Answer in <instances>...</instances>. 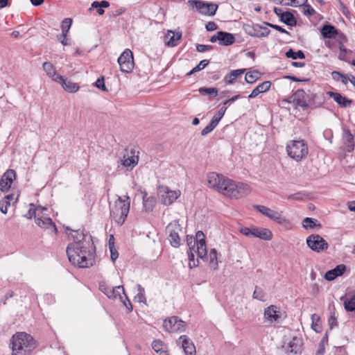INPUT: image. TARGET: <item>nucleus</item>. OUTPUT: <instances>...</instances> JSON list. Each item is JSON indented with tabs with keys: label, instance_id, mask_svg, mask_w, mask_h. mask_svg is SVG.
Wrapping results in <instances>:
<instances>
[{
	"label": "nucleus",
	"instance_id": "obj_1",
	"mask_svg": "<svg viewBox=\"0 0 355 355\" xmlns=\"http://www.w3.org/2000/svg\"><path fill=\"white\" fill-rule=\"evenodd\" d=\"M74 242L68 245L67 254L69 261L79 268H88L94 263L92 243L85 240V235L82 230L73 231Z\"/></svg>",
	"mask_w": 355,
	"mask_h": 355
},
{
	"label": "nucleus",
	"instance_id": "obj_2",
	"mask_svg": "<svg viewBox=\"0 0 355 355\" xmlns=\"http://www.w3.org/2000/svg\"><path fill=\"white\" fill-rule=\"evenodd\" d=\"M10 345L13 355H29L36 347L33 336L25 332H17L14 334Z\"/></svg>",
	"mask_w": 355,
	"mask_h": 355
},
{
	"label": "nucleus",
	"instance_id": "obj_3",
	"mask_svg": "<svg viewBox=\"0 0 355 355\" xmlns=\"http://www.w3.org/2000/svg\"><path fill=\"white\" fill-rule=\"evenodd\" d=\"M130 207V198L128 196H124V199L118 196L114 205L110 207V216L118 225L121 226L125 223Z\"/></svg>",
	"mask_w": 355,
	"mask_h": 355
},
{
	"label": "nucleus",
	"instance_id": "obj_4",
	"mask_svg": "<svg viewBox=\"0 0 355 355\" xmlns=\"http://www.w3.org/2000/svg\"><path fill=\"white\" fill-rule=\"evenodd\" d=\"M209 187L218 193L227 196L232 180L222 174L210 172L207 175Z\"/></svg>",
	"mask_w": 355,
	"mask_h": 355
},
{
	"label": "nucleus",
	"instance_id": "obj_5",
	"mask_svg": "<svg viewBox=\"0 0 355 355\" xmlns=\"http://www.w3.org/2000/svg\"><path fill=\"white\" fill-rule=\"evenodd\" d=\"M209 187L218 193L227 196L232 180L222 174L210 172L207 175Z\"/></svg>",
	"mask_w": 355,
	"mask_h": 355
},
{
	"label": "nucleus",
	"instance_id": "obj_6",
	"mask_svg": "<svg viewBox=\"0 0 355 355\" xmlns=\"http://www.w3.org/2000/svg\"><path fill=\"white\" fill-rule=\"evenodd\" d=\"M286 151L290 157L299 162L307 156L309 148L304 140H296L287 144Z\"/></svg>",
	"mask_w": 355,
	"mask_h": 355
},
{
	"label": "nucleus",
	"instance_id": "obj_7",
	"mask_svg": "<svg viewBox=\"0 0 355 355\" xmlns=\"http://www.w3.org/2000/svg\"><path fill=\"white\" fill-rule=\"evenodd\" d=\"M47 209L38 206L34 209V218L35 223L43 229H49L50 234H56L57 228L55 223L52 221L49 217H44L42 214L44 211H46Z\"/></svg>",
	"mask_w": 355,
	"mask_h": 355
},
{
	"label": "nucleus",
	"instance_id": "obj_8",
	"mask_svg": "<svg viewBox=\"0 0 355 355\" xmlns=\"http://www.w3.org/2000/svg\"><path fill=\"white\" fill-rule=\"evenodd\" d=\"M157 195L162 204L170 205L180 196L181 191L178 189L171 190L168 187L162 185L157 189Z\"/></svg>",
	"mask_w": 355,
	"mask_h": 355
},
{
	"label": "nucleus",
	"instance_id": "obj_9",
	"mask_svg": "<svg viewBox=\"0 0 355 355\" xmlns=\"http://www.w3.org/2000/svg\"><path fill=\"white\" fill-rule=\"evenodd\" d=\"M250 192L251 188L248 184L243 182H236L232 180L227 196L239 199L249 195Z\"/></svg>",
	"mask_w": 355,
	"mask_h": 355
},
{
	"label": "nucleus",
	"instance_id": "obj_10",
	"mask_svg": "<svg viewBox=\"0 0 355 355\" xmlns=\"http://www.w3.org/2000/svg\"><path fill=\"white\" fill-rule=\"evenodd\" d=\"M254 208L263 216L281 225H290V221L281 213L263 205H254Z\"/></svg>",
	"mask_w": 355,
	"mask_h": 355
},
{
	"label": "nucleus",
	"instance_id": "obj_11",
	"mask_svg": "<svg viewBox=\"0 0 355 355\" xmlns=\"http://www.w3.org/2000/svg\"><path fill=\"white\" fill-rule=\"evenodd\" d=\"M188 3L192 8L196 10L202 15H214L218 9V5L212 3L204 2L200 0H189Z\"/></svg>",
	"mask_w": 355,
	"mask_h": 355
},
{
	"label": "nucleus",
	"instance_id": "obj_12",
	"mask_svg": "<svg viewBox=\"0 0 355 355\" xmlns=\"http://www.w3.org/2000/svg\"><path fill=\"white\" fill-rule=\"evenodd\" d=\"M118 63L121 71L125 73H130L134 69V60L132 51L125 49L118 58Z\"/></svg>",
	"mask_w": 355,
	"mask_h": 355
},
{
	"label": "nucleus",
	"instance_id": "obj_13",
	"mask_svg": "<svg viewBox=\"0 0 355 355\" xmlns=\"http://www.w3.org/2000/svg\"><path fill=\"white\" fill-rule=\"evenodd\" d=\"M166 233L168 234V239L171 245L174 248H178L180 245V238L178 232L180 231V227L178 222L173 220L171 222L166 228Z\"/></svg>",
	"mask_w": 355,
	"mask_h": 355
},
{
	"label": "nucleus",
	"instance_id": "obj_14",
	"mask_svg": "<svg viewBox=\"0 0 355 355\" xmlns=\"http://www.w3.org/2000/svg\"><path fill=\"white\" fill-rule=\"evenodd\" d=\"M307 245L313 250L320 252L329 247L327 241L319 234H311L306 238Z\"/></svg>",
	"mask_w": 355,
	"mask_h": 355
},
{
	"label": "nucleus",
	"instance_id": "obj_15",
	"mask_svg": "<svg viewBox=\"0 0 355 355\" xmlns=\"http://www.w3.org/2000/svg\"><path fill=\"white\" fill-rule=\"evenodd\" d=\"M163 327L168 332H182L185 330V324L177 316H173L164 320Z\"/></svg>",
	"mask_w": 355,
	"mask_h": 355
},
{
	"label": "nucleus",
	"instance_id": "obj_16",
	"mask_svg": "<svg viewBox=\"0 0 355 355\" xmlns=\"http://www.w3.org/2000/svg\"><path fill=\"white\" fill-rule=\"evenodd\" d=\"M15 178V171L12 169L7 170L0 180V190L3 193L8 192Z\"/></svg>",
	"mask_w": 355,
	"mask_h": 355
},
{
	"label": "nucleus",
	"instance_id": "obj_17",
	"mask_svg": "<svg viewBox=\"0 0 355 355\" xmlns=\"http://www.w3.org/2000/svg\"><path fill=\"white\" fill-rule=\"evenodd\" d=\"M294 105L305 110L309 106V98L303 89H297L291 98Z\"/></svg>",
	"mask_w": 355,
	"mask_h": 355
},
{
	"label": "nucleus",
	"instance_id": "obj_18",
	"mask_svg": "<svg viewBox=\"0 0 355 355\" xmlns=\"http://www.w3.org/2000/svg\"><path fill=\"white\" fill-rule=\"evenodd\" d=\"M197 241V254L198 256L204 259L207 257V246L205 243V235L202 231L196 232Z\"/></svg>",
	"mask_w": 355,
	"mask_h": 355
},
{
	"label": "nucleus",
	"instance_id": "obj_19",
	"mask_svg": "<svg viewBox=\"0 0 355 355\" xmlns=\"http://www.w3.org/2000/svg\"><path fill=\"white\" fill-rule=\"evenodd\" d=\"M138 162L139 157L132 152L130 153V155L127 153L120 160L121 164L128 171L132 170L137 165Z\"/></svg>",
	"mask_w": 355,
	"mask_h": 355
},
{
	"label": "nucleus",
	"instance_id": "obj_20",
	"mask_svg": "<svg viewBox=\"0 0 355 355\" xmlns=\"http://www.w3.org/2000/svg\"><path fill=\"white\" fill-rule=\"evenodd\" d=\"M182 341V347L186 355H196V351L193 343L186 335H182L179 338Z\"/></svg>",
	"mask_w": 355,
	"mask_h": 355
},
{
	"label": "nucleus",
	"instance_id": "obj_21",
	"mask_svg": "<svg viewBox=\"0 0 355 355\" xmlns=\"http://www.w3.org/2000/svg\"><path fill=\"white\" fill-rule=\"evenodd\" d=\"M58 80L57 83H59L66 92L69 93H76L78 91L80 87L77 83L65 78L64 76L58 77Z\"/></svg>",
	"mask_w": 355,
	"mask_h": 355
},
{
	"label": "nucleus",
	"instance_id": "obj_22",
	"mask_svg": "<svg viewBox=\"0 0 355 355\" xmlns=\"http://www.w3.org/2000/svg\"><path fill=\"white\" fill-rule=\"evenodd\" d=\"M327 94L340 107H348L352 104V101L342 96L340 93L334 92H327Z\"/></svg>",
	"mask_w": 355,
	"mask_h": 355
},
{
	"label": "nucleus",
	"instance_id": "obj_23",
	"mask_svg": "<svg viewBox=\"0 0 355 355\" xmlns=\"http://www.w3.org/2000/svg\"><path fill=\"white\" fill-rule=\"evenodd\" d=\"M272 237V233L270 230L264 227H257L252 225V238H259L260 239L270 241Z\"/></svg>",
	"mask_w": 355,
	"mask_h": 355
},
{
	"label": "nucleus",
	"instance_id": "obj_24",
	"mask_svg": "<svg viewBox=\"0 0 355 355\" xmlns=\"http://www.w3.org/2000/svg\"><path fill=\"white\" fill-rule=\"evenodd\" d=\"M103 292L107 296L108 298L112 300L119 298L121 301H123V295H121V292L123 295L125 294L124 288L121 286H115L112 288H105V291Z\"/></svg>",
	"mask_w": 355,
	"mask_h": 355
},
{
	"label": "nucleus",
	"instance_id": "obj_25",
	"mask_svg": "<svg viewBox=\"0 0 355 355\" xmlns=\"http://www.w3.org/2000/svg\"><path fill=\"white\" fill-rule=\"evenodd\" d=\"M277 313V306L270 305V306L266 308L264 310V318L267 322L270 323L277 322L279 318V316Z\"/></svg>",
	"mask_w": 355,
	"mask_h": 355
},
{
	"label": "nucleus",
	"instance_id": "obj_26",
	"mask_svg": "<svg viewBox=\"0 0 355 355\" xmlns=\"http://www.w3.org/2000/svg\"><path fill=\"white\" fill-rule=\"evenodd\" d=\"M346 267L344 264H340L337 266L335 268L328 270L324 277L327 281H332L335 279L337 277L340 276L345 271Z\"/></svg>",
	"mask_w": 355,
	"mask_h": 355
},
{
	"label": "nucleus",
	"instance_id": "obj_27",
	"mask_svg": "<svg viewBox=\"0 0 355 355\" xmlns=\"http://www.w3.org/2000/svg\"><path fill=\"white\" fill-rule=\"evenodd\" d=\"M235 37L232 33L218 31V43L222 46H229L234 43Z\"/></svg>",
	"mask_w": 355,
	"mask_h": 355
},
{
	"label": "nucleus",
	"instance_id": "obj_28",
	"mask_svg": "<svg viewBox=\"0 0 355 355\" xmlns=\"http://www.w3.org/2000/svg\"><path fill=\"white\" fill-rule=\"evenodd\" d=\"M42 67L46 76L49 78H50L53 81L57 83V81L58 80V77L62 76L57 73L55 67L51 62H44L42 65Z\"/></svg>",
	"mask_w": 355,
	"mask_h": 355
},
{
	"label": "nucleus",
	"instance_id": "obj_29",
	"mask_svg": "<svg viewBox=\"0 0 355 355\" xmlns=\"http://www.w3.org/2000/svg\"><path fill=\"white\" fill-rule=\"evenodd\" d=\"M245 71V69H239L236 70H232L230 73H228L223 79V81L226 84H233L236 79L244 73Z\"/></svg>",
	"mask_w": 355,
	"mask_h": 355
},
{
	"label": "nucleus",
	"instance_id": "obj_30",
	"mask_svg": "<svg viewBox=\"0 0 355 355\" xmlns=\"http://www.w3.org/2000/svg\"><path fill=\"white\" fill-rule=\"evenodd\" d=\"M181 33H175L173 31H168L165 36V43L168 46H175L181 38Z\"/></svg>",
	"mask_w": 355,
	"mask_h": 355
},
{
	"label": "nucleus",
	"instance_id": "obj_31",
	"mask_svg": "<svg viewBox=\"0 0 355 355\" xmlns=\"http://www.w3.org/2000/svg\"><path fill=\"white\" fill-rule=\"evenodd\" d=\"M143 194V208L146 212L151 211L155 205V198L153 196L148 197L146 192H144Z\"/></svg>",
	"mask_w": 355,
	"mask_h": 355
},
{
	"label": "nucleus",
	"instance_id": "obj_32",
	"mask_svg": "<svg viewBox=\"0 0 355 355\" xmlns=\"http://www.w3.org/2000/svg\"><path fill=\"white\" fill-rule=\"evenodd\" d=\"M302 341L300 338L294 337L288 345V351L297 354L301 350Z\"/></svg>",
	"mask_w": 355,
	"mask_h": 355
},
{
	"label": "nucleus",
	"instance_id": "obj_33",
	"mask_svg": "<svg viewBox=\"0 0 355 355\" xmlns=\"http://www.w3.org/2000/svg\"><path fill=\"white\" fill-rule=\"evenodd\" d=\"M343 139L345 140V144L347 145V151H352L354 148V136L349 130H344Z\"/></svg>",
	"mask_w": 355,
	"mask_h": 355
},
{
	"label": "nucleus",
	"instance_id": "obj_34",
	"mask_svg": "<svg viewBox=\"0 0 355 355\" xmlns=\"http://www.w3.org/2000/svg\"><path fill=\"white\" fill-rule=\"evenodd\" d=\"M322 34L325 38L335 37L337 35V30L331 25H324L322 28Z\"/></svg>",
	"mask_w": 355,
	"mask_h": 355
},
{
	"label": "nucleus",
	"instance_id": "obj_35",
	"mask_svg": "<svg viewBox=\"0 0 355 355\" xmlns=\"http://www.w3.org/2000/svg\"><path fill=\"white\" fill-rule=\"evenodd\" d=\"M257 27H260V26L258 24H244L243 30L248 35L252 37H259V29L257 28Z\"/></svg>",
	"mask_w": 355,
	"mask_h": 355
},
{
	"label": "nucleus",
	"instance_id": "obj_36",
	"mask_svg": "<svg viewBox=\"0 0 355 355\" xmlns=\"http://www.w3.org/2000/svg\"><path fill=\"white\" fill-rule=\"evenodd\" d=\"M152 347L155 352L159 355H168V352L165 349L164 343L160 340H155L152 343Z\"/></svg>",
	"mask_w": 355,
	"mask_h": 355
},
{
	"label": "nucleus",
	"instance_id": "obj_37",
	"mask_svg": "<svg viewBox=\"0 0 355 355\" xmlns=\"http://www.w3.org/2000/svg\"><path fill=\"white\" fill-rule=\"evenodd\" d=\"M281 21L284 22L286 25L288 26H295L296 24V19L294 17V15L290 12H284V13H282V15L281 16L280 19Z\"/></svg>",
	"mask_w": 355,
	"mask_h": 355
},
{
	"label": "nucleus",
	"instance_id": "obj_38",
	"mask_svg": "<svg viewBox=\"0 0 355 355\" xmlns=\"http://www.w3.org/2000/svg\"><path fill=\"white\" fill-rule=\"evenodd\" d=\"M209 265L214 269L218 268V261H217V251L216 249H211L209 254Z\"/></svg>",
	"mask_w": 355,
	"mask_h": 355
},
{
	"label": "nucleus",
	"instance_id": "obj_39",
	"mask_svg": "<svg viewBox=\"0 0 355 355\" xmlns=\"http://www.w3.org/2000/svg\"><path fill=\"white\" fill-rule=\"evenodd\" d=\"M344 307L347 311H355V295L344 300Z\"/></svg>",
	"mask_w": 355,
	"mask_h": 355
},
{
	"label": "nucleus",
	"instance_id": "obj_40",
	"mask_svg": "<svg viewBox=\"0 0 355 355\" xmlns=\"http://www.w3.org/2000/svg\"><path fill=\"white\" fill-rule=\"evenodd\" d=\"M286 56L287 58H291L293 60H296L297 58L304 59L305 58L304 53L302 52V51L299 50L297 52H295L292 49H290L286 53Z\"/></svg>",
	"mask_w": 355,
	"mask_h": 355
},
{
	"label": "nucleus",
	"instance_id": "obj_41",
	"mask_svg": "<svg viewBox=\"0 0 355 355\" xmlns=\"http://www.w3.org/2000/svg\"><path fill=\"white\" fill-rule=\"evenodd\" d=\"M72 24V19L70 18H65L62 21V37H67V33L70 29V27Z\"/></svg>",
	"mask_w": 355,
	"mask_h": 355
},
{
	"label": "nucleus",
	"instance_id": "obj_42",
	"mask_svg": "<svg viewBox=\"0 0 355 355\" xmlns=\"http://www.w3.org/2000/svg\"><path fill=\"white\" fill-rule=\"evenodd\" d=\"M137 294L135 297V300H137L139 302H142V303L146 304V299L145 297L144 288L140 284H137Z\"/></svg>",
	"mask_w": 355,
	"mask_h": 355
},
{
	"label": "nucleus",
	"instance_id": "obj_43",
	"mask_svg": "<svg viewBox=\"0 0 355 355\" xmlns=\"http://www.w3.org/2000/svg\"><path fill=\"white\" fill-rule=\"evenodd\" d=\"M259 78V73L258 71L248 72L245 74V80L248 83L252 84Z\"/></svg>",
	"mask_w": 355,
	"mask_h": 355
},
{
	"label": "nucleus",
	"instance_id": "obj_44",
	"mask_svg": "<svg viewBox=\"0 0 355 355\" xmlns=\"http://www.w3.org/2000/svg\"><path fill=\"white\" fill-rule=\"evenodd\" d=\"M209 63V61L208 60H201L197 66L193 67L191 69V71H190L187 74V76H191V74H193V73H194L196 72H198V71L203 69L204 68H205L208 65Z\"/></svg>",
	"mask_w": 355,
	"mask_h": 355
},
{
	"label": "nucleus",
	"instance_id": "obj_45",
	"mask_svg": "<svg viewBox=\"0 0 355 355\" xmlns=\"http://www.w3.org/2000/svg\"><path fill=\"white\" fill-rule=\"evenodd\" d=\"M316 222H317V220L315 219L307 217L303 220L302 225H303V227L305 229L313 228L315 226H317ZM318 226L320 227L321 225L320 224H318Z\"/></svg>",
	"mask_w": 355,
	"mask_h": 355
},
{
	"label": "nucleus",
	"instance_id": "obj_46",
	"mask_svg": "<svg viewBox=\"0 0 355 355\" xmlns=\"http://www.w3.org/2000/svg\"><path fill=\"white\" fill-rule=\"evenodd\" d=\"M199 92L202 94L209 95L211 97H216L218 95V90L214 87H200Z\"/></svg>",
	"mask_w": 355,
	"mask_h": 355
},
{
	"label": "nucleus",
	"instance_id": "obj_47",
	"mask_svg": "<svg viewBox=\"0 0 355 355\" xmlns=\"http://www.w3.org/2000/svg\"><path fill=\"white\" fill-rule=\"evenodd\" d=\"M332 78L336 81H341L344 84H347L349 78L347 79L345 76L339 71H334L331 72Z\"/></svg>",
	"mask_w": 355,
	"mask_h": 355
},
{
	"label": "nucleus",
	"instance_id": "obj_48",
	"mask_svg": "<svg viewBox=\"0 0 355 355\" xmlns=\"http://www.w3.org/2000/svg\"><path fill=\"white\" fill-rule=\"evenodd\" d=\"M217 125V122H214V121L211 119L210 123L202 129V130L201 131V135L202 136L207 135V134L213 131Z\"/></svg>",
	"mask_w": 355,
	"mask_h": 355
},
{
	"label": "nucleus",
	"instance_id": "obj_49",
	"mask_svg": "<svg viewBox=\"0 0 355 355\" xmlns=\"http://www.w3.org/2000/svg\"><path fill=\"white\" fill-rule=\"evenodd\" d=\"M265 293L263 290L257 286L255 287L254 291L253 293V297L254 299H257L260 301L265 300Z\"/></svg>",
	"mask_w": 355,
	"mask_h": 355
},
{
	"label": "nucleus",
	"instance_id": "obj_50",
	"mask_svg": "<svg viewBox=\"0 0 355 355\" xmlns=\"http://www.w3.org/2000/svg\"><path fill=\"white\" fill-rule=\"evenodd\" d=\"M226 110H227L226 107H225V106L222 107L218 111V112L213 116L212 120H214V122H217V123L218 124L219 121H220V119L224 116V114H225V113L226 112Z\"/></svg>",
	"mask_w": 355,
	"mask_h": 355
},
{
	"label": "nucleus",
	"instance_id": "obj_51",
	"mask_svg": "<svg viewBox=\"0 0 355 355\" xmlns=\"http://www.w3.org/2000/svg\"><path fill=\"white\" fill-rule=\"evenodd\" d=\"M239 232L248 238H252V225L249 227H241L239 228Z\"/></svg>",
	"mask_w": 355,
	"mask_h": 355
},
{
	"label": "nucleus",
	"instance_id": "obj_52",
	"mask_svg": "<svg viewBox=\"0 0 355 355\" xmlns=\"http://www.w3.org/2000/svg\"><path fill=\"white\" fill-rule=\"evenodd\" d=\"M187 243L189 247V251H192L194 248L196 244L197 245L196 236L193 237V236H187Z\"/></svg>",
	"mask_w": 355,
	"mask_h": 355
},
{
	"label": "nucleus",
	"instance_id": "obj_53",
	"mask_svg": "<svg viewBox=\"0 0 355 355\" xmlns=\"http://www.w3.org/2000/svg\"><path fill=\"white\" fill-rule=\"evenodd\" d=\"M258 88H259V91L261 93H264L267 91H268L271 87V82L270 81H264L259 85L257 86Z\"/></svg>",
	"mask_w": 355,
	"mask_h": 355
},
{
	"label": "nucleus",
	"instance_id": "obj_54",
	"mask_svg": "<svg viewBox=\"0 0 355 355\" xmlns=\"http://www.w3.org/2000/svg\"><path fill=\"white\" fill-rule=\"evenodd\" d=\"M10 205V201L7 200L6 198H3L0 200V211L3 214H6L8 211V207Z\"/></svg>",
	"mask_w": 355,
	"mask_h": 355
},
{
	"label": "nucleus",
	"instance_id": "obj_55",
	"mask_svg": "<svg viewBox=\"0 0 355 355\" xmlns=\"http://www.w3.org/2000/svg\"><path fill=\"white\" fill-rule=\"evenodd\" d=\"M311 320H312V324H311L312 329L315 331L318 332L320 329V327L317 324V322H315V320L318 321L319 317L316 314H313L311 315Z\"/></svg>",
	"mask_w": 355,
	"mask_h": 355
},
{
	"label": "nucleus",
	"instance_id": "obj_56",
	"mask_svg": "<svg viewBox=\"0 0 355 355\" xmlns=\"http://www.w3.org/2000/svg\"><path fill=\"white\" fill-rule=\"evenodd\" d=\"M109 6H110V3L107 1H101V2L94 1L92 3V8H98V7H101L103 8H107V7H109Z\"/></svg>",
	"mask_w": 355,
	"mask_h": 355
},
{
	"label": "nucleus",
	"instance_id": "obj_57",
	"mask_svg": "<svg viewBox=\"0 0 355 355\" xmlns=\"http://www.w3.org/2000/svg\"><path fill=\"white\" fill-rule=\"evenodd\" d=\"M303 6L304 15L311 16L315 13V10L309 4L306 3Z\"/></svg>",
	"mask_w": 355,
	"mask_h": 355
},
{
	"label": "nucleus",
	"instance_id": "obj_58",
	"mask_svg": "<svg viewBox=\"0 0 355 355\" xmlns=\"http://www.w3.org/2000/svg\"><path fill=\"white\" fill-rule=\"evenodd\" d=\"M212 49L213 46L211 45L198 44L196 46V50L200 53H203L207 51H211Z\"/></svg>",
	"mask_w": 355,
	"mask_h": 355
},
{
	"label": "nucleus",
	"instance_id": "obj_59",
	"mask_svg": "<svg viewBox=\"0 0 355 355\" xmlns=\"http://www.w3.org/2000/svg\"><path fill=\"white\" fill-rule=\"evenodd\" d=\"M257 28L259 29V37H267L270 33V31L267 27L260 26V27Z\"/></svg>",
	"mask_w": 355,
	"mask_h": 355
},
{
	"label": "nucleus",
	"instance_id": "obj_60",
	"mask_svg": "<svg viewBox=\"0 0 355 355\" xmlns=\"http://www.w3.org/2000/svg\"><path fill=\"white\" fill-rule=\"evenodd\" d=\"M121 302H123V305L127 308L129 312L132 311V306L125 294L123 297V301Z\"/></svg>",
	"mask_w": 355,
	"mask_h": 355
},
{
	"label": "nucleus",
	"instance_id": "obj_61",
	"mask_svg": "<svg viewBox=\"0 0 355 355\" xmlns=\"http://www.w3.org/2000/svg\"><path fill=\"white\" fill-rule=\"evenodd\" d=\"M95 86L103 91H106V87L103 77L97 79V80L95 83Z\"/></svg>",
	"mask_w": 355,
	"mask_h": 355
},
{
	"label": "nucleus",
	"instance_id": "obj_62",
	"mask_svg": "<svg viewBox=\"0 0 355 355\" xmlns=\"http://www.w3.org/2000/svg\"><path fill=\"white\" fill-rule=\"evenodd\" d=\"M266 24L267 26H270V27H271V28L278 31L280 33H286V34H288V35L290 34L286 29L282 28L281 26H279L278 25L270 24V23H268V22H266Z\"/></svg>",
	"mask_w": 355,
	"mask_h": 355
},
{
	"label": "nucleus",
	"instance_id": "obj_63",
	"mask_svg": "<svg viewBox=\"0 0 355 355\" xmlns=\"http://www.w3.org/2000/svg\"><path fill=\"white\" fill-rule=\"evenodd\" d=\"M329 325L330 329H333L334 327L337 326V319L335 317L334 313L331 314L328 320Z\"/></svg>",
	"mask_w": 355,
	"mask_h": 355
},
{
	"label": "nucleus",
	"instance_id": "obj_64",
	"mask_svg": "<svg viewBox=\"0 0 355 355\" xmlns=\"http://www.w3.org/2000/svg\"><path fill=\"white\" fill-rule=\"evenodd\" d=\"M205 28L207 31H214L218 28V26L215 22L209 21L206 24Z\"/></svg>",
	"mask_w": 355,
	"mask_h": 355
}]
</instances>
